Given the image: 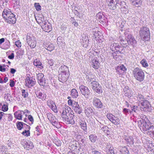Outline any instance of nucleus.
Listing matches in <instances>:
<instances>
[{"label":"nucleus","instance_id":"nucleus-1","mask_svg":"<svg viewBox=\"0 0 154 154\" xmlns=\"http://www.w3.org/2000/svg\"><path fill=\"white\" fill-rule=\"evenodd\" d=\"M3 17L6 22L10 24H14L16 19L15 16L9 9H4L2 12Z\"/></svg>","mask_w":154,"mask_h":154},{"label":"nucleus","instance_id":"nucleus-2","mask_svg":"<svg viewBox=\"0 0 154 154\" xmlns=\"http://www.w3.org/2000/svg\"><path fill=\"white\" fill-rule=\"evenodd\" d=\"M118 1L119 0H106V2L109 8L112 10L115 9L116 6H118L119 5L121 6V8H126L125 2H118Z\"/></svg>","mask_w":154,"mask_h":154},{"label":"nucleus","instance_id":"nucleus-3","mask_svg":"<svg viewBox=\"0 0 154 154\" xmlns=\"http://www.w3.org/2000/svg\"><path fill=\"white\" fill-rule=\"evenodd\" d=\"M139 34L141 38L144 41H148L150 39L149 29L146 27H143L140 28Z\"/></svg>","mask_w":154,"mask_h":154},{"label":"nucleus","instance_id":"nucleus-4","mask_svg":"<svg viewBox=\"0 0 154 154\" xmlns=\"http://www.w3.org/2000/svg\"><path fill=\"white\" fill-rule=\"evenodd\" d=\"M132 73L135 78L140 82L143 81L144 78V73L141 69L135 68L133 71Z\"/></svg>","mask_w":154,"mask_h":154},{"label":"nucleus","instance_id":"nucleus-5","mask_svg":"<svg viewBox=\"0 0 154 154\" xmlns=\"http://www.w3.org/2000/svg\"><path fill=\"white\" fill-rule=\"evenodd\" d=\"M112 42L113 43H111L110 46V49L112 51L116 50V52L119 53H123L124 52V48L119 45L118 44L115 43L114 41Z\"/></svg>","mask_w":154,"mask_h":154},{"label":"nucleus","instance_id":"nucleus-6","mask_svg":"<svg viewBox=\"0 0 154 154\" xmlns=\"http://www.w3.org/2000/svg\"><path fill=\"white\" fill-rule=\"evenodd\" d=\"M80 91L81 94L84 96L85 97L88 99L91 96V92L88 88L83 85H81L79 87Z\"/></svg>","mask_w":154,"mask_h":154},{"label":"nucleus","instance_id":"nucleus-7","mask_svg":"<svg viewBox=\"0 0 154 154\" xmlns=\"http://www.w3.org/2000/svg\"><path fill=\"white\" fill-rule=\"evenodd\" d=\"M27 43L32 48H35L36 45V39L32 35L29 34L26 37Z\"/></svg>","mask_w":154,"mask_h":154},{"label":"nucleus","instance_id":"nucleus-8","mask_svg":"<svg viewBox=\"0 0 154 154\" xmlns=\"http://www.w3.org/2000/svg\"><path fill=\"white\" fill-rule=\"evenodd\" d=\"M140 109L141 111L145 112L150 110L151 105L149 101L146 100L140 103Z\"/></svg>","mask_w":154,"mask_h":154},{"label":"nucleus","instance_id":"nucleus-9","mask_svg":"<svg viewBox=\"0 0 154 154\" xmlns=\"http://www.w3.org/2000/svg\"><path fill=\"white\" fill-rule=\"evenodd\" d=\"M38 82L40 86H44L46 84L45 78L44 77L43 74L42 73H38L37 75Z\"/></svg>","mask_w":154,"mask_h":154},{"label":"nucleus","instance_id":"nucleus-10","mask_svg":"<svg viewBox=\"0 0 154 154\" xmlns=\"http://www.w3.org/2000/svg\"><path fill=\"white\" fill-rule=\"evenodd\" d=\"M48 119L54 126L56 127L58 124V119L56 118L51 113H48L47 114Z\"/></svg>","mask_w":154,"mask_h":154},{"label":"nucleus","instance_id":"nucleus-11","mask_svg":"<svg viewBox=\"0 0 154 154\" xmlns=\"http://www.w3.org/2000/svg\"><path fill=\"white\" fill-rule=\"evenodd\" d=\"M74 113L73 112H72V113L66 117V118L63 119L64 121H65L68 124H71L73 125L75 123V121L74 119Z\"/></svg>","mask_w":154,"mask_h":154},{"label":"nucleus","instance_id":"nucleus-12","mask_svg":"<svg viewBox=\"0 0 154 154\" xmlns=\"http://www.w3.org/2000/svg\"><path fill=\"white\" fill-rule=\"evenodd\" d=\"M92 34L94 35L93 38H96V40H99V38L101 39V33L99 31L98 28L97 27L94 28L92 29Z\"/></svg>","mask_w":154,"mask_h":154},{"label":"nucleus","instance_id":"nucleus-13","mask_svg":"<svg viewBox=\"0 0 154 154\" xmlns=\"http://www.w3.org/2000/svg\"><path fill=\"white\" fill-rule=\"evenodd\" d=\"M126 38H127V40H128V45L132 46L133 47L136 46V41L134 37L131 35H128L126 36Z\"/></svg>","mask_w":154,"mask_h":154},{"label":"nucleus","instance_id":"nucleus-14","mask_svg":"<svg viewBox=\"0 0 154 154\" xmlns=\"http://www.w3.org/2000/svg\"><path fill=\"white\" fill-rule=\"evenodd\" d=\"M72 112H73V111L70 107L69 106H66L61 114L62 118H66V117H67V116L70 114L72 113Z\"/></svg>","mask_w":154,"mask_h":154},{"label":"nucleus","instance_id":"nucleus-15","mask_svg":"<svg viewBox=\"0 0 154 154\" xmlns=\"http://www.w3.org/2000/svg\"><path fill=\"white\" fill-rule=\"evenodd\" d=\"M91 66L95 69H98L100 67V63L96 57L93 58L90 62Z\"/></svg>","mask_w":154,"mask_h":154},{"label":"nucleus","instance_id":"nucleus-16","mask_svg":"<svg viewBox=\"0 0 154 154\" xmlns=\"http://www.w3.org/2000/svg\"><path fill=\"white\" fill-rule=\"evenodd\" d=\"M93 105L94 107L97 108H100L103 106V103L98 98L94 97L93 100Z\"/></svg>","mask_w":154,"mask_h":154},{"label":"nucleus","instance_id":"nucleus-17","mask_svg":"<svg viewBox=\"0 0 154 154\" xmlns=\"http://www.w3.org/2000/svg\"><path fill=\"white\" fill-rule=\"evenodd\" d=\"M36 97L38 99H40L43 101L45 100L46 99V95L43 91H37L35 92Z\"/></svg>","mask_w":154,"mask_h":154},{"label":"nucleus","instance_id":"nucleus-18","mask_svg":"<svg viewBox=\"0 0 154 154\" xmlns=\"http://www.w3.org/2000/svg\"><path fill=\"white\" fill-rule=\"evenodd\" d=\"M26 86L30 88L34 85L35 82L32 80V78L27 76L26 79Z\"/></svg>","mask_w":154,"mask_h":154},{"label":"nucleus","instance_id":"nucleus-19","mask_svg":"<svg viewBox=\"0 0 154 154\" xmlns=\"http://www.w3.org/2000/svg\"><path fill=\"white\" fill-rule=\"evenodd\" d=\"M38 23L42 26L47 23V21L45 20L44 17L43 15H40L35 18Z\"/></svg>","mask_w":154,"mask_h":154},{"label":"nucleus","instance_id":"nucleus-20","mask_svg":"<svg viewBox=\"0 0 154 154\" xmlns=\"http://www.w3.org/2000/svg\"><path fill=\"white\" fill-rule=\"evenodd\" d=\"M74 104L72 109L76 113L80 114L82 112V109L81 105H80L77 102H75Z\"/></svg>","mask_w":154,"mask_h":154},{"label":"nucleus","instance_id":"nucleus-21","mask_svg":"<svg viewBox=\"0 0 154 154\" xmlns=\"http://www.w3.org/2000/svg\"><path fill=\"white\" fill-rule=\"evenodd\" d=\"M69 74L66 73H59L58 76L59 81L62 83L66 82L67 80Z\"/></svg>","mask_w":154,"mask_h":154},{"label":"nucleus","instance_id":"nucleus-22","mask_svg":"<svg viewBox=\"0 0 154 154\" xmlns=\"http://www.w3.org/2000/svg\"><path fill=\"white\" fill-rule=\"evenodd\" d=\"M25 113V112L23 110H19L15 112L14 115L16 119L19 120H22V115Z\"/></svg>","mask_w":154,"mask_h":154},{"label":"nucleus","instance_id":"nucleus-23","mask_svg":"<svg viewBox=\"0 0 154 154\" xmlns=\"http://www.w3.org/2000/svg\"><path fill=\"white\" fill-rule=\"evenodd\" d=\"M58 72L60 73H67L69 74L68 67L64 65L61 66L59 69Z\"/></svg>","mask_w":154,"mask_h":154},{"label":"nucleus","instance_id":"nucleus-24","mask_svg":"<svg viewBox=\"0 0 154 154\" xmlns=\"http://www.w3.org/2000/svg\"><path fill=\"white\" fill-rule=\"evenodd\" d=\"M123 138L126 141L127 144H133L134 143V139L132 136L125 135L123 137Z\"/></svg>","mask_w":154,"mask_h":154},{"label":"nucleus","instance_id":"nucleus-25","mask_svg":"<svg viewBox=\"0 0 154 154\" xmlns=\"http://www.w3.org/2000/svg\"><path fill=\"white\" fill-rule=\"evenodd\" d=\"M17 128L19 130H21L24 127H27V128L29 130L30 129V127L28 125H27L25 123H24L22 122L18 121L16 123Z\"/></svg>","mask_w":154,"mask_h":154},{"label":"nucleus","instance_id":"nucleus-26","mask_svg":"<svg viewBox=\"0 0 154 154\" xmlns=\"http://www.w3.org/2000/svg\"><path fill=\"white\" fill-rule=\"evenodd\" d=\"M79 126L85 132L87 133V128L86 123L84 121H81L79 122Z\"/></svg>","mask_w":154,"mask_h":154},{"label":"nucleus","instance_id":"nucleus-27","mask_svg":"<svg viewBox=\"0 0 154 154\" xmlns=\"http://www.w3.org/2000/svg\"><path fill=\"white\" fill-rule=\"evenodd\" d=\"M44 30L47 32H49L52 30V28L51 24L49 23L41 26Z\"/></svg>","mask_w":154,"mask_h":154},{"label":"nucleus","instance_id":"nucleus-28","mask_svg":"<svg viewBox=\"0 0 154 154\" xmlns=\"http://www.w3.org/2000/svg\"><path fill=\"white\" fill-rule=\"evenodd\" d=\"M86 79L89 83H91L96 80L95 76L90 74L86 76Z\"/></svg>","mask_w":154,"mask_h":154},{"label":"nucleus","instance_id":"nucleus-29","mask_svg":"<svg viewBox=\"0 0 154 154\" xmlns=\"http://www.w3.org/2000/svg\"><path fill=\"white\" fill-rule=\"evenodd\" d=\"M82 40L83 41L82 45L85 48L87 47L89 44V40L88 36H85L82 37Z\"/></svg>","mask_w":154,"mask_h":154},{"label":"nucleus","instance_id":"nucleus-30","mask_svg":"<svg viewBox=\"0 0 154 154\" xmlns=\"http://www.w3.org/2000/svg\"><path fill=\"white\" fill-rule=\"evenodd\" d=\"M93 112V109L90 107L87 106L85 108V112L87 116H90Z\"/></svg>","mask_w":154,"mask_h":154},{"label":"nucleus","instance_id":"nucleus-31","mask_svg":"<svg viewBox=\"0 0 154 154\" xmlns=\"http://www.w3.org/2000/svg\"><path fill=\"white\" fill-rule=\"evenodd\" d=\"M119 39L120 41V43L121 45H122V47L123 48L124 47H126L128 45V40H127L126 38L125 39H124L122 37H120Z\"/></svg>","mask_w":154,"mask_h":154},{"label":"nucleus","instance_id":"nucleus-32","mask_svg":"<svg viewBox=\"0 0 154 154\" xmlns=\"http://www.w3.org/2000/svg\"><path fill=\"white\" fill-rule=\"evenodd\" d=\"M24 147H26L27 149L29 150V149H32L33 147V143L30 141L24 142Z\"/></svg>","mask_w":154,"mask_h":154},{"label":"nucleus","instance_id":"nucleus-33","mask_svg":"<svg viewBox=\"0 0 154 154\" xmlns=\"http://www.w3.org/2000/svg\"><path fill=\"white\" fill-rule=\"evenodd\" d=\"M133 5L137 7H139L141 4V0H130Z\"/></svg>","mask_w":154,"mask_h":154},{"label":"nucleus","instance_id":"nucleus-34","mask_svg":"<svg viewBox=\"0 0 154 154\" xmlns=\"http://www.w3.org/2000/svg\"><path fill=\"white\" fill-rule=\"evenodd\" d=\"M78 93L75 89H72L71 91V96L73 98H76L78 96Z\"/></svg>","mask_w":154,"mask_h":154},{"label":"nucleus","instance_id":"nucleus-35","mask_svg":"<svg viewBox=\"0 0 154 154\" xmlns=\"http://www.w3.org/2000/svg\"><path fill=\"white\" fill-rule=\"evenodd\" d=\"M45 48L50 52L51 51L54 49V46L53 44H46L45 46Z\"/></svg>","mask_w":154,"mask_h":154},{"label":"nucleus","instance_id":"nucleus-36","mask_svg":"<svg viewBox=\"0 0 154 154\" xmlns=\"http://www.w3.org/2000/svg\"><path fill=\"white\" fill-rule=\"evenodd\" d=\"M38 68H40V69H42L43 68V67L42 65V64L41 62L39 60H36L34 61L33 63Z\"/></svg>","mask_w":154,"mask_h":154},{"label":"nucleus","instance_id":"nucleus-37","mask_svg":"<svg viewBox=\"0 0 154 154\" xmlns=\"http://www.w3.org/2000/svg\"><path fill=\"white\" fill-rule=\"evenodd\" d=\"M90 140L92 143H94L97 140V136L94 134L90 135L89 137Z\"/></svg>","mask_w":154,"mask_h":154},{"label":"nucleus","instance_id":"nucleus-38","mask_svg":"<svg viewBox=\"0 0 154 154\" xmlns=\"http://www.w3.org/2000/svg\"><path fill=\"white\" fill-rule=\"evenodd\" d=\"M126 68L123 65H122L118 67L116 69L117 72H119L122 73V71H124L126 70Z\"/></svg>","mask_w":154,"mask_h":154},{"label":"nucleus","instance_id":"nucleus-39","mask_svg":"<svg viewBox=\"0 0 154 154\" xmlns=\"http://www.w3.org/2000/svg\"><path fill=\"white\" fill-rule=\"evenodd\" d=\"M113 148V147L110 143H107L106 144V146L103 147V149L106 152L109 151L110 149Z\"/></svg>","mask_w":154,"mask_h":154},{"label":"nucleus","instance_id":"nucleus-40","mask_svg":"<svg viewBox=\"0 0 154 154\" xmlns=\"http://www.w3.org/2000/svg\"><path fill=\"white\" fill-rule=\"evenodd\" d=\"M93 90L98 94H100L102 92V88L99 84L97 85L96 88H95V89Z\"/></svg>","mask_w":154,"mask_h":154},{"label":"nucleus","instance_id":"nucleus-41","mask_svg":"<svg viewBox=\"0 0 154 154\" xmlns=\"http://www.w3.org/2000/svg\"><path fill=\"white\" fill-rule=\"evenodd\" d=\"M22 95L24 98L27 97L29 95V93L27 90L25 89H22L21 90Z\"/></svg>","mask_w":154,"mask_h":154},{"label":"nucleus","instance_id":"nucleus-42","mask_svg":"<svg viewBox=\"0 0 154 154\" xmlns=\"http://www.w3.org/2000/svg\"><path fill=\"white\" fill-rule=\"evenodd\" d=\"M89 84L91 85L93 90H94L95 89V88H96V87H97V85H98L99 84L96 81V80L95 81L93 82L90 83Z\"/></svg>","mask_w":154,"mask_h":154},{"label":"nucleus","instance_id":"nucleus-43","mask_svg":"<svg viewBox=\"0 0 154 154\" xmlns=\"http://www.w3.org/2000/svg\"><path fill=\"white\" fill-rule=\"evenodd\" d=\"M111 122L115 125H118L120 123V119L115 116Z\"/></svg>","mask_w":154,"mask_h":154},{"label":"nucleus","instance_id":"nucleus-44","mask_svg":"<svg viewBox=\"0 0 154 154\" xmlns=\"http://www.w3.org/2000/svg\"><path fill=\"white\" fill-rule=\"evenodd\" d=\"M120 154H129L128 150L125 147H123L121 150L120 151Z\"/></svg>","mask_w":154,"mask_h":154},{"label":"nucleus","instance_id":"nucleus-45","mask_svg":"<svg viewBox=\"0 0 154 154\" xmlns=\"http://www.w3.org/2000/svg\"><path fill=\"white\" fill-rule=\"evenodd\" d=\"M133 92L132 90H129L126 92L125 94V95L126 96L128 97H130L133 94Z\"/></svg>","mask_w":154,"mask_h":154},{"label":"nucleus","instance_id":"nucleus-46","mask_svg":"<svg viewBox=\"0 0 154 154\" xmlns=\"http://www.w3.org/2000/svg\"><path fill=\"white\" fill-rule=\"evenodd\" d=\"M140 63L143 67H146L148 66V64L147 63L146 60L144 59H143L141 61Z\"/></svg>","mask_w":154,"mask_h":154},{"label":"nucleus","instance_id":"nucleus-47","mask_svg":"<svg viewBox=\"0 0 154 154\" xmlns=\"http://www.w3.org/2000/svg\"><path fill=\"white\" fill-rule=\"evenodd\" d=\"M107 18L104 16V17H102L99 21L101 24H106L107 21Z\"/></svg>","mask_w":154,"mask_h":154},{"label":"nucleus","instance_id":"nucleus-48","mask_svg":"<svg viewBox=\"0 0 154 154\" xmlns=\"http://www.w3.org/2000/svg\"><path fill=\"white\" fill-rule=\"evenodd\" d=\"M54 103V102L51 100H49L47 101V105L50 108Z\"/></svg>","mask_w":154,"mask_h":154},{"label":"nucleus","instance_id":"nucleus-49","mask_svg":"<svg viewBox=\"0 0 154 154\" xmlns=\"http://www.w3.org/2000/svg\"><path fill=\"white\" fill-rule=\"evenodd\" d=\"M104 16L102 13L101 12H99L96 15V18L97 19L99 20L102 18V17H103Z\"/></svg>","mask_w":154,"mask_h":154},{"label":"nucleus","instance_id":"nucleus-50","mask_svg":"<svg viewBox=\"0 0 154 154\" xmlns=\"http://www.w3.org/2000/svg\"><path fill=\"white\" fill-rule=\"evenodd\" d=\"M107 118L111 121L114 119V118L115 117L112 114L108 113L106 115Z\"/></svg>","mask_w":154,"mask_h":154},{"label":"nucleus","instance_id":"nucleus-51","mask_svg":"<svg viewBox=\"0 0 154 154\" xmlns=\"http://www.w3.org/2000/svg\"><path fill=\"white\" fill-rule=\"evenodd\" d=\"M72 147L71 146H69V149H70V150L72 151H74L75 152L77 150V148H78L77 146L75 144L72 145Z\"/></svg>","mask_w":154,"mask_h":154},{"label":"nucleus","instance_id":"nucleus-52","mask_svg":"<svg viewBox=\"0 0 154 154\" xmlns=\"http://www.w3.org/2000/svg\"><path fill=\"white\" fill-rule=\"evenodd\" d=\"M22 134L23 135L28 137L30 135V132L29 130H25L22 133Z\"/></svg>","mask_w":154,"mask_h":154},{"label":"nucleus","instance_id":"nucleus-53","mask_svg":"<svg viewBox=\"0 0 154 154\" xmlns=\"http://www.w3.org/2000/svg\"><path fill=\"white\" fill-rule=\"evenodd\" d=\"M131 112L129 109L126 108H124L123 110V113L126 115L129 114V113H131Z\"/></svg>","mask_w":154,"mask_h":154},{"label":"nucleus","instance_id":"nucleus-54","mask_svg":"<svg viewBox=\"0 0 154 154\" xmlns=\"http://www.w3.org/2000/svg\"><path fill=\"white\" fill-rule=\"evenodd\" d=\"M138 99L140 103L142 101H143L146 99L144 98V97L141 94H140L138 96Z\"/></svg>","mask_w":154,"mask_h":154},{"label":"nucleus","instance_id":"nucleus-55","mask_svg":"<svg viewBox=\"0 0 154 154\" xmlns=\"http://www.w3.org/2000/svg\"><path fill=\"white\" fill-rule=\"evenodd\" d=\"M34 6L37 11H39L41 10V7L38 3H35Z\"/></svg>","mask_w":154,"mask_h":154},{"label":"nucleus","instance_id":"nucleus-56","mask_svg":"<svg viewBox=\"0 0 154 154\" xmlns=\"http://www.w3.org/2000/svg\"><path fill=\"white\" fill-rule=\"evenodd\" d=\"M51 109L55 113L57 112V106L54 103L51 107Z\"/></svg>","mask_w":154,"mask_h":154},{"label":"nucleus","instance_id":"nucleus-57","mask_svg":"<svg viewBox=\"0 0 154 154\" xmlns=\"http://www.w3.org/2000/svg\"><path fill=\"white\" fill-rule=\"evenodd\" d=\"M48 63L50 66H53L54 63V60L51 59L48 60Z\"/></svg>","mask_w":154,"mask_h":154},{"label":"nucleus","instance_id":"nucleus-58","mask_svg":"<svg viewBox=\"0 0 154 154\" xmlns=\"http://www.w3.org/2000/svg\"><path fill=\"white\" fill-rule=\"evenodd\" d=\"M62 37H59L57 39V43L59 45H62L63 44V41L61 40Z\"/></svg>","mask_w":154,"mask_h":154},{"label":"nucleus","instance_id":"nucleus-59","mask_svg":"<svg viewBox=\"0 0 154 154\" xmlns=\"http://www.w3.org/2000/svg\"><path fill=\"white\" fill-rule=\"evenodd\" d=\"M76 101H72L71 100L69 99L68 101V103L69 105L70 106H71L72 107L73 106V104H74L75 102Z\"/></svg>","mask_w":154,"mask_h":154},{"label":"nucleus","instance_id":"nucleus-60","mask_svg":"<svg viewBox=\"0 0 154 154\" xmlns=\"http://www.w3.org/2000/svg\"><path fill=\"white\" fill-rule=\"evenodd\" d=\"M137 106H133L131 107V110L132 111H134L135 112H137L138 110L137 109Z\"/></svg>","mask_w":154,"mask_h":154},{"label":"nucleus","instance_id":"nucleus-61","mask_svg":"<svg viewBox=\"0 0 154 154\" xmlns=\"http://www.w3.org/2000/svg\"><path fill=\"white\" fill-rule=\"evenodd\" d=\"M131 20L132 21H133L135 23H137L138 20V18L137 17H135L134 16L131 18Z\"/></svg>","mask_w":154,"mask_h":154},{"label":"nucleus","instance_id":"nucleus-62","mask_svg":"<svg viewBox=\"0 0 154 154\" xmlns=\"http://www.w3.org/2000/svg\"><path fill=\"white\" fill-rule=\"evenodd\" d=\"M15 45L18 48L20 47L21 46V42L19 40L15 42Z\"/></svg>","mask_w":154,"mask_h":154},{"label":"nucleus","instance_id":"nucleus-63","mask_svg":"<svg viewBox=\"0 0 154 154\" xmlns=\"http://www.w3.org/2000/svg\"><path fill=\"white\" fill-rule=\"evenodd\" d=\"M55 144L57 146H61V142L60 140H58L55 141Z\"/></svg>","mask_w":154,"mask_h":154},{"label":"nucleus","instance_id":"nucleus-64","mask_svg":"<svg viewBox=\"0 0 154 154\" xmlns=\"http://www.w3.org/2000/svg\"><path fill=\"white\" fill-rule=\"evenodd\" d=\"M2 110L4 112H5L7 111L8 109V107L6 105H4L2 108Z\"/></svg>","mask_w":154,"mask_h":154}]
</instances>
